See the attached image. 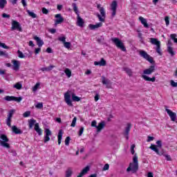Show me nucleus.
Here are the masks:
<instances>
[{
  "instance_id": "nucleus-1",
  "label": "nucleus",
  "mask_w": 177,
  "mask_h": 177,
  "mask_svg": "<svg viewBox=\"0 0 177 177\" xmlns=\"http://www.w3.org/2000/svg\"><path fill=\"white\" fill-rule=\"evenodd\" d=\"M139 169V162L138 161V156L134 155L133 158V162H130L128 168L127 169V172H131V174H136Z\"/></svg>"
},
{
  "instance_id": "nucleus-2",
  "label": "nucleus",
  "mask_w": 177,
  "mask_h": 177,
  "mask_svg": "<svg viewBox=\"0 0 177 177\" xmlns=\"http://www.w3.org/2000/svg\"><path fill=\"white\" fill-rule=\"evenodd\" d=\"M111 39L112 42L114 43L118 49H120V50L122 52H127V48H125L124 43L122 41H121V39L117 37H113Z\"/></svg>"
},
{
  "instance_id": "nucleus-3",
  "label": "nucleus",
  "mask_w": 177,
  "mask_h": 177,
  "mask_svg": "<svg viewBox=\"0 0 177 177\" xmlns=\"http://www.w3.org/2000/svg\"><path fill=\"white\" fill-rule=\"evenodd\" d=\"M0 146L5 147L6 149H10V145L8 143L9 138L5 134H0Z\"/></svg>"
},
{
  "instance_id": "nucleus-4",
  "label": "nucleus",
  "mask_w": 177,
  "mask_h": 177,
  "mask_svg": "<svg viewBox=\"0 0 177 177\" xmlns=\"http://www.w3.org/2000/svg\"><path fill=\"white\" fill-rule=\"evenodd\" d=\"M97 9H100V13L101 15H100L99 13H97V17L102 23H104L106 20V12L104 11V8L100 7V4H97Z\"/></svg>"
},
{
  "instance_id": "nucleus-5",
  "label": "nucleus",
  "mask_w": 177,
  "mask_h": 177,
  "mask_svg": "<svg viewBox=\"0 0 177 177\" xmlns=\"http://www.w3.org/2000/svg\"><path fill=\"white\" fill-rule=\"evenodd\" d=\"M6 125L9 127V128H11L12 131L13 133H21V130L19 129L17 127L12 126V118H7L6 120Z\"/></svg>"
},
{
  "instance_id": "nucleus-6",
  "label": "nucleus",
  "mask_w": 177,
  "mask_h": 177,
  "mask_svg": "<svg viewBox=\"0 0 177 177\" xmlns=\"http://www.w3.org/2000/svg\"><path fill=\"white\" fill-rule=\"evenodd\" d=\"M23 31V28H21V24L17 22L16 20H12L11 22V31Z\"/></svg>"
},
{
  "instance_id": "nucleus-7",
  "label": "nucleus",
  "mask_w": 177,
  "mask_h": 177,
  "mask_svg": "<svg viewBox=\"0 0 177 177\" xmlns=\"http://www.w3.org/2000/svg\"><path fill=\"white\" fill-rule=\"evenodd\" d=\"M96 124H97L96 120H93L91 122V127L96 128L97 132H100V131H102V129H103L106 125V122L104 121L100 122L97 126Z\"/></svg>"
},
{
  "instance_id": "nucleus-8",
  "label": "nucleus",
  "mask_w": 177,
  "mask_h": 177,
  "mask_svg": "<svg viewBox=\"0 0 177 177\" xmlns=\"http://www.w3.org/2000/svg\"><path fill=\"white\" fill-rule=\"evenodd\" d=\"M139 55L141 56V57H143V59H145V60H147V62H149V63H154V60H153V57H151L146 51L143 50H140L139 51Z\"/></svg>"
},
{
  "instance_id": "nucleus-9",
  "label": "nucleus",
  "mask_w": 177,
  "mask_h": 177,
  "mask_svg": "<svg viewBox=\"0 0 177 177\" xmlns=\"http://www.w3.org/2000/svg\"><path fill=\"white\" fill-rule=\"evenodd\" d=\"M4 100L7 102H17V103H20L23 100V97L6 95Z\"/></svg>"
},
{
  "instance_id": "nucleus-10",
  "label": "nucleus",
  "mask_w": 177,
  "mask_h": 177,
  "mask_svg": "<svg viewBox=\"0 0 177 177\" xmlns=\"http://www.w3.org/2000/svg\"><path fill=\"white\" fill-rule=\"evenodd\" d=\"M117 8H118V3L117 1H113L111 4V10H112V17H114L117 13Z\"/></svg>"
},
{
  "instance_id": "nucleus-11",
  "label": "nucleus",
  "mask_w": 177,
  "mask_h": 177,
  "mask_svg": "<svg viewBox=\"0 0 177 177\" xmlns=\"http://www.w3.org/2000/svg\"><path fill=\"white\" fill-rule=\"evenodd\" d=\"M64 99L66 104H68V106H70L71 107H73V102H71V95H70V93L68 92H66L64 94Z\"/></svg>"
},
{
  "instance_id": "nucleus-12",
  "label": "nucleus",
  "mask_w": 177,
  "mask_h": 177,
  "mask_svg": "<svg viewBox=\"0 0 177 177\" xmlns=\"http://www.w3.org/2000/svg\"><path fill=\"white\" fill-rule=\"evenodd\" d=\"M165 111H167L171 121H176V113L175 112H172V111H171V109H166Z\"/></svg>"
},
{
  "instance_id": "nucleus-13",
  "label": "nucleus",
  "mask_w": 177,
  "mask_h": 177,
  "mask_svg": "<svg viewBox=\"0 0 177 177\" xmlns=\"http://www.w3.org/2000/svg\"><path fill=\"white\" fill-rule=\"evenodd\" d=\"M102 82L103 85H106V88H111V81L110 80L106 79L104 76L102 77Z\"/></svg>"
},
{
  "instance_id": "nucleus-14",
  "label": "nucleus",
  "mask_w": 177,
  "mask_h": 177,
  "mask_svg": "<svg viewBox=\"0 0 177 177\" xmlns=\"http://www.w3.org/2000/svg\"><path fill=\"white\" fill-rule=\"evenodd\" d=\"M55 24H61V23H63L64 21V18L62 16V14H57L55 16Z\"/></svg>"
},
{
  "instance_id": "nucleus-15",
  "label": "nucleus",
  "mask_w": 177,
  "mask_h": 177,
  "mask_svg": "<svg viewBox=\"0 0 177 177\" xmlns=\"http://www.w3.org/2000/svg\"><path fill=\"white\" fill-rule=\"evenodd\" d=\"M155 71L156 68L154 67V66H151L150 68L144 70L143 74L150 75V74H153V73H154Z\"/></svg>"
},
{
  "instance_id": "nucleus-16",
  "label": "nucleus",
  "mask_w": 177,
  "mask_h": 177,
  "mask_svg": "<svg viewBox=\"0 0 177 177\" xmlns=\"http://www.w3.org/2000/svg\"><path fill=\"white\" fill-rule=\"evenodd\" d=\"M89 169H91V167L89 166H86L82 170L77 177H82L84 175H86L88 172H89Z\"/></svg>"
},
{
  "instance_id": "nucleus-17",
  "label": "nucleus",
  "mask_w": 177,
  "mask_h": 177,
  "mask_svg": "<svg viewBox=\"0 0 177 177\" xmlns=\"http://www.w3.org/2000/svg\"><path fill=\"white\" fill-rule=\"evenodd\" d=\"M102 26H103V24L102 22H99L95 25L89 24L88 28H90V30H96L97 28H100V27H102Z\"/></svg>"
},
{
  "instance_id": "nucleus-18",
  "label": "nucleus",
  "mask_w": 177,
  "mask_h": 177,
  "mask_svg": "<svg viewBox=\"0 0 177 177\" xmlns=\"http://www.w3.org/2000/svg\"><path fill=\"white\" fill-rule=\"evenodd\" d=\"M33 39L36 41L39 48H41L44 45V41L41 39V38L38 37L37 36H34Z\"/></svg>"
},
{
  "instance_id": "nucleus-19",
  "label": "nucleus",
  "mask_w": 177,
  "mask_h": 177,
  "mask_svg": "<svg viewBox=\"0 0 177 177\" xmlns=\"http://www.w3.org/2000/svg\"><path fill=\"white\" fill-rule=\"evenodd\" d=\"M12 63L13 64V70H15V71H17V70H19V67H20V62L17 60H15L13 59L12 61Z\"/></svg>"
},
{
  "instance_id": "nucleus-20",
  "label": "nucleus",
  "mask_w": 177,
  "mask_h": 177,
  "mask_svg": "<svg viewBox=\"0 0 177 177\" xmlns=\"http://www.w3.org/2000/svg\"><path fill=\"white\" fill-rule=\"evenodd\" d=\"M142 78H143V80H145V81H149L151 82H156V77H149V76L146 75H142Z\"/></svg>"
},
{
  "instance_id": "nucleus-21",
  "label": "nucleus",
  "mask_w": 177,
  "mask_h": 177,
  "mask_svg": "<svg viewBox=\"0 0 177 177\" xmlns=\"http://www.w3.org/2000/svg\"><path fill=\"white\" fill-rule=\"evenodd\" d=\"M53 68H55V66L53 65H50L48 67H43L41 68L40 70L41 71H42L43 73H45V71L46 72H49V71H52V70H53Z\"/></svg>"
},
{
  "instance_id": "nucleus-22",
  "label": "nucleus",
  "mask_w": 177,
  "mask_h": 177,
  "mask_svg": "<svg viewBox=\"0 0 177 177\" xmlns=\"http://www.w3.org/2000/svg\"><path fill=\"white\" fill-rule=\"evenodd\" d=\"M139 20L141 22V24L144 25L145 28H149V24H147V20H146V19L143 18L142 17H140Z\"/></svg>"
},
{
  "instance_id": "nucleus-23",
  "label": "nucleus",
  "mask_w": 177,
  "mask_h": 177,
  "mask_svg": "<svg viewBox=\"0 0 177 177\" xmlns=\"http://www.w3.org/2000/svg\"><path fill=\"white\" fill-rule=\"evenodd\" d=\"M84 19L80 17V15H77V24L79 27H84Z\"/></svg>"
},
{
  "instance_id": "nucleus-24",
  "label": "nucleus",
  "mask_w": 177,
  "mask_h": 177,
  "mask_svg": "<svg viewBox=\"0 0 177 177\" xmlns=\"http://www.w3.org/2000/svg\"><path fill=\"white\" fill-rule=\"evenodd\" d=\"M150 42L152 45H156V46H158V45H161V42L156 38H150Z\"/></svg>"
},
{
  "instance_id": "nucleus-25",
  "label": "nucleus",
  "mask_w": 177,
  "mask_h": 177,
  "mask_svg": "<svg viewBox=\"0 0 177 177\" xmlns=\"http://www.w3.org/2000/svg\"><path fill=\"white\" fill-rule=\"evenodd\" d=\"M95 66H106V60H104V58H102L100 62H94Z\"/></svg>"
},
{
  "instance_id": "nucleus-26",
  "label": "nucleus",
  "mask_w": 177,
  "mask_h": 177,
  "mask_svg": "<svg viewBox=\"0 0 177 177\" xmlns=\"http://www.w3.org/2000/svg\"><path fill=\"white\" fill-rule=\"evenodd\" d=\"M72 6L73 8V12H75L77 16H80V11L78 10V7L77 6V3H73Z\"/></svg>"
},
{
  "instance_id": "nucleus-27",
  "label": "nucleus",
  "mask_w": 177,
  "mask_h": 177,
  "mask_svg": "<svg viewBox=\"0 0 177 177\" xmlns=\"http://www.w3.org/2000/svg\"><path fill=\"white\" fill-rule=\"evenodd\" d=\"M131 128H132V124L131 123H127V124L124 129V133H129V131H131Z\"/></svg>"
},
{
  "instance_id": "nucleus-28",
  "label": "nucleus",
  "mask_w": 177,
  "mask_h": 177,
  "mask_svg": "<svg viewBox=\"0 0 177 177\" xmlns=\"http://www.w3.org/2000/svg\"><path fill=\"white\" fill-rule=\"evenodd\" d=\"M26 12L30 17H32V19H36L37 14L34 13V12H32L30 10H26Z\"/></svg>"
},
{
  "instance_id": "nucleus-29",
  "label": "nucleus",
  "mask_w": 177,
  "mask_h": 177,
  "mask_svg": "<svg viewBox=\"0 0 177 177\" xmlns=\"http://www.w3.org/2000/svg\"><path fill=\"white\" fill-rule=\"evenodd\" d=\"M167 52L171 56H175V51H174V48L170 46H167Z\"/></svg>"
},
{
  "instance_id": "nucleus-30",
  "label": "nucleus",
  "mask_w": 177,
  "mask_h": 177,
  "mask_svg": "<svg viewBox=\"0 0 177 177\" xmlns=\"http://www.w3.org/2000/svg\"><path fill=\"white\" fill-rule=\"evenodd\" d=\"M123 70L125 71V73H127V74L129 75V77H132V74H133L132 69L125 67V68H123Z\"/></svg>"
},
{
  "instance_id": "nucleus-31",
  "label": "nucleus",
  "mask_w": 177,
  "mask_h": 177,
  "mask_svg": "<svg viewBox=\"0 0 177 177\" xmlns=\"http://www.w3.org/2000/svg\"><path fill=\"white\" fill-rule=\"evenodd\" d=\"M35 131H36L37 133H42V131L41 130V128H39V124L38 123L35 124Z\"/></svg>"
},
{
  "instance_id": "nucleus-32",
  "label": "nucleus",
  "mask_w": 177,
  "mask_h": 177,
  "mask_svg": "<svg viewBox=\"0 0 177 177\" xmlns=\"http://www.w3.org/2000/svg\"><path fill=\"white\" fill-rule=\"evenodd\" d=\"M149 149H151V150H153V151H156L158 154H160V151H158V148H157V145H151Z\"/></svg>"
},
{
  "instance_id": "nucleus-33",
  "label": "nucleus",
  "mask_w": 177,
  "mask_h": 177,
  "mask_svg": "<svg viewBox=\"0 0 177 177\" xmlns=\"http://www.w3.org/2000/svg\"><path fill=\"white\" fill-rule=\"evenodd\" d=\"M13 88H15L16 89L20 90L21 88H23V84H21V82H17V84H14Z\"/></svg>"
},
{
  "instance_id": "nucleus-34",
  "label": "nucleus",
  "mask_w": 177,
  "mask_h": 177,
  "mask_svg": "<svg viewBox=\"0 0 177 177\" xmlns=\"http://www.w3.org/2000/svg\"><path fill=\"white\" fill-rule=\"evenodd\" d=\"M15 113H16V110H15V109L10 110L9 112H8L7 118H13V114H15Z\"/></svg>"
},
{
  "instance_id": "nucleus-35",
  "label": "nucleus",
  "mask_w": 177,
  "mask_h": 177,
  "mask_svg": "<svg viewBox=\"0 0 177 177\" xmlns=\"http://www.w3.org/2000/svg\"><path fill=\"white\" fill-rule=\"evenodd\" d=\"M8 3L6 0H0V9H3L5 8V5Z\"/></svg>"
},
{
  "instance_id": "nucleus-36",
  "label": "nucleus",
  "mask_w": 177,
  "mask_h": 177,
  "mask_svg": "<svg viewBox=\"0 0 177 177\" xmlns=\"http://www.w3.org/2000/svg\"><path fill=\"white\" fill-rule=\"evenodd\" d=\"M72 100H73V102H80V100H81V98L73 93L72 94Z\"/></svg>"
},
{
  "instance_id": "nucleus-37",
  "label": "nucleus",
  "mask_w": 177,
  "mask_h": 177,
  "mask_svg": "<svg viewBox=\"0 0 177 177\" xmlns=\"http://www.w3.org/2000/svg\"><path fill=\"white\" fill-rule=\"evenodd\" d=\"M36 120L34 119H31L29 120V128L31 129L35 125Z\"/></svg>"
},
{
  "instance_id": "nucleus-38",
  "label": "nucleus",
  "mask_w": 177,
  "mask_h": 177,
  "mask_svg": "<svg viewBox=\"0 0 177 177\" xmlns=\"http://www.w3.org/2000/svg\"><path fill=\"white\" fill-rule=\"evenodd\" d=\"M50 135H52L51 133H46L45 136H44V143H46V142H49V140H50V138L49 136H50Z\"/></svg>"
},
{
  "instance_id": "nucleus-39",
  "label": "nucleus",
  "mask_w": 177,
  "mask_h": 177,
  "mask_svg": "<svg viewBox=\"0 0 177 177\" xmlns=\"http://www.w3.org/2000/svg\"><path fill=\"white\" fill-rule=\"evenodd\" d=\"M156 52L160 55V56L162 55V53H161V44L156 46Z\"/></svg>"
},
{
  "instance_id": "nucleus-40",
  "label": "nucleus",
  "mask_w": 177,
  "mask_h": 177,
  "mask_svg": "<svg viewBox=\"0 0 177 177\" xmlns=\"http://www.w3.org/2000/svg\"><path fill=\"white\" fill-rule=\"evenodd\" d=\"M73 175V170L68 169L66 171V177H71Z\"/></svg>"
},
{
  "instance_id": "nucleus-41",
  "label": "nucleus",
  "mask_w": 177,
  "mask_h": 177,
  "mask_svg": "<svg viewBox=\"0 0 177 177\" xmlns=\"http://www.w3.org/2000/svg\"><path fill=\"white\" fill-rule=\"evenodd\" d=\"M64 73L68 78H70V77H71V71L70 69L66 68Z\"/></svg>"
},
{
  "instance_id": "nucleus-42",
  "label": "nucleus",
  "mask_w": 177,
  "mask_h": 177,
  "mask_svg": "<svg viewBox=\"0 0 177 177\" xmlns=\"http://www.w3.org/2000/svg\"><path fill=\"white\" fill-rule=\"evenodd\" d=\"M39 86H41V84L40 83H37L32 88V91L33 92H37V91H38V88H39Z\"/></svg>"
},
{
  "instance_id": "nucleus-43",
  "label": "nucleus",
  "mask_w": 177,
  "mask_h": 177,
  "mask_svg": "<svg viewBox=\"0 0 177 177\" xmlns=\"http://www.w3.org/2000/svg\"><path fill=\"white\" fill-rule=\"evenodd\" d=\"M170 38L174 41L175 44H177L176 34H171Z\"/></svg>"
},
{
  "instance_id": "nucleus-44",
  "label": "nucleus",
  "mask_w": 177,
  "mask_h": 177,
  "mask_svg": "<svg viewBox=\"0 0 177 177\" xmlns=\"http://www.w3.org/2000/svg\"><path fill=\"white\" fill-rule=\"evenodd\" d=\"M64 48H66L67 49H70V48H71V43H70L68 41H65L64 43Z\"/></svg>"
},
{
  "instance_id": "nucleus-45",
  "label": "nucleus",
  "mask_w": 177,
  "mask_h": 177,
  "mask_svg": "<svg viewBox=\"0 0 177 177\" xmlns=\"http://www.w3.org/2000/svg\"><path fill=\"white\" fill-rule=\"evenodd\" d=\"M57 138H58V145H60L62 143V139H63V134L59 133Z\"/></svg>"
},
{
  "instance_id": "nucleus-46",
  "label": "nucleus",
  "mask_w": 177,
  "mask_h": 177,
  "mask_svg": "<svg viewBox=\"0 0 177 177\" xmlns=\"http://www.w3.org/2000/svg\"><path fill=\"white\" fill-rule=\"evenodd\" d=\"M31 115V111H27L25 113H24V117L27 118L30 117Z\"/></svg>"
},
{
  "instance_id": "nucleus-47",
  "label": "nucleus",
  "mask_w": 177,
  "mask_h": 177,
  "mask_svg": "<svg viewBox=\"0 0 177 177\" xmlns=\"http://www.w3.org/2000/svg\"><path fill=\"white\" fill-rule=\"evenodd\" d=\"M170 85H171L173 88H176V86H177V82H175V81H174V80H171V81H170Z\"/></svg>"
},
{
  "instance_id": "nucleus-48",
  "label": "nucleus",
  "mask_w": 177,
  "mask_h": 177,
  "mask_svg": "<svg viewBox=\"0 0 177 177\" xmlns=\"http://www.w3.org/2000/svg\"><path fill=\"white\" fill-rule=\"evenodd\" d=\"M0 56H4V57H8V55L6 51L0 50Z\"/></svg>"
},
{
  "instance_id": "nucleus-49",
  "label": "nucleus",
  "mask_w": 177,
  "mask_h": 177,
  "mask_svg": "<svg viewBox=\"0 0 177 177\" xmlns=\"http://www.w3.org/2000/svg\"><path fill=\"white\" fill-rule=\"evenodd\" d=\"M70 140H71V138H70V137H66L65 140L66 146H68V145H70Z\"/></svg>"
},
{
  "instance_id": "nucleus-50",
  "label": "nucleus",
  "mask_w": 177,
  "mask_h": 177,
  "mask_svg": "<svg viewBox=\"0 0 177 177\" xmlns=\"http://www.w3.org/2000/svg\"><path fill=\"white\" fill-rule=\"evenodd\" d=\"M41 12L44 15H48V13H49V10L48 9H46V8H43L41 9Z\"/></svg>"
},
{
  "instance_id": "nucleus-51",
  "label": "nucleus",
  "mask_w": 177,
  "mask_h": 177,
  "mask_svg": "<svg viewBox=\"0 0 177 177\" xmlns=\"http://www.w3.org/2000/svg\"><path fill=\"white\" fill-rule=\"evenodd\" d=\"M2 17L3 19H10V15L6 14V13H3L2 14Z\"/></svg>"
},
{
  "instance_id": "nucleus-52",
  "label": "nucleus",
  "mask_w": 177,
  "mask_h": 177,
  "mask_svg": "<svg viewBox=\"0 0 177 177\" xmlns=\"http://www.w3.org/2000/svg\"><path fill=\"white\" fill-rule=\"evenodd\" d=\"M37 109H42L44 107V104L42 102H39L35 106Z\"/></svg>"
},
{
  "instance_id": "nucleus-53",
  "label": "nucleus",
  "mask_w": 177,
  "mask_h": 177,
  "mask_svg": "<svg viewBox=\"0 0 177 177\" xmlns=\"http://www.w3.org/2000/svg\"><path fill=\"white\" fill-rule=\"evenodd\" d=\"M0 46L1 48H3V49H9V46H6V44H5V43L0 42Z\"/></svg>"
},
{
  "instance_id": "nucleus-54",
  "label": "nucleus",
  "mask_w": 177,
  "mask_h": 177,
  "mask_svg": "<svg viewBox=\"0 0 177 177\" xmlns=\"http://www.w3.org/2000/svg\"><path fill=\"white\" fill-rule=\"evenodd\" d=\"M131 154H135V145L134 144H133L131 146Z\"/></svg>"
},
{
  "instance_id": "nucleus-55",
  "label": "nucleus",
  "mask_w": 177,
  "mask_h": 177,
  "mask_svg": "<svg viewBox=\"0 0 177 177\" xmlns=\"http://www.w3.org/2000/svg\"><path fill=\"white\" fill-rule=\"evenodd\" d=\"M77 122V118L75 117L72 121V123H71V127H75V124Z\"/></svg>"
},
{
  "instance_id": "nucleus-56",
  "label": "nucleus",
  "mask_w": 177,
  "mask_h": 177,
  "mask_svg": "<svg viewBox=\"0 0 177 177\" xmlns=\"http://www.w3.org/2000/svg\"><path fill=\"white\" fill-rule=\"evenodd\" d=\"M165 21L166 23V26H169V17H165Z\"/></svg>"
},
{
  "instance_id": "nucleus-57",
  "label": "nucleus",
  "mask_w": 177,
  "mask_h": 177,
  "mask_svg": "<svg viewBox=\"0 0 177 177\" xmlns=\"http://www.w3.org/2000/svg\"><path fill=\"white\" fill-rule=\"evenodd\" d=\"M58 40H59L61 42H63V44H64L66 42V37H59Z\"/></svg>"
},
{
  "instance_id": "nucleus-58",
  "label": "nucleus",
  "mask_w": 177,
  "mask_h": 177,
  "mask_svg": "<svg viewBox=\"0 0 177 177\" xmlns=\"http://www.w3.org/2000/svg\"><path fill=\"white\" fill-rule=\"evenodd\" d=\"M109 168H110V166L109 165V164H106L103 167V171H107Z\"/></svg>"
},
{
  "instance_id": "nucleus-59",
  "label": "nucleus",
  "mask_w": 177,
  "mask_h": 177,
  "mask_svg": "<svg viewBox=\"0 0 177 177\" xmlns=\"http://www.w3.org/2000/svg\"><path fill=\"white\" fill-rule=\"evenodd\" d=\"M39 52H41V48H37L35 49V55H38V53H39Z\"/></svg>"
},
{
  "instance_id": "nucleus-60",
  "label": "nucleus",
  "mask_w": 177,
  "mask_h": 177,
  "mask_svg": "<svg viewBox=\"0 0 177 177\" xmlns=\"http://www.w3.org/2000/svg\"><path fill=\"white\" fill-rule=\"evenodd\" d=\"M99 97H100V95H99L98 93L95 94L94 99H95V102H97V100H99Z\"/></svg>"
},
{
  "instance_id": "nucleus-61",
  "label": "nucleus",
  "mask_w": 177,
  "mask_h": 177,
  "mask_svg": "<svg viewBox=\"0 0 177 177\" xmlns=\"http://www.w3.org/2000/svg\"><path fill=\"white\" fill-rule=\"evenodd\" d=\"M165 159L167 160V161H171V156L169 155H165Z\"/></svg>"
},
{
  "instance_id": "nucleus-62",
  "label": "nucleus",
  "mask_w": 177,
  "mask_h": 177,
  "mask_svg": "<svg viewBox=\"0 0 177 177\" xmlns=\"http://www.w3.org/2000/svg\"><path fill=\"white\" fill-rule=\"evenodd\" d=\"M18 54L19 57H20V59H23V53L20 51V50H18Z\"/></svg>"
},
{
  "instance_id": "nucleus-63",
  "label": "nucleus",
  "mask_w": 177,
  "mask_h": 177,
  "mask_svg": "<svg viewBox=\"0 0 177 177\" xmlns=\"http://www.w3.org/2000/svg\"><path fill=\"white\" fill-rule=\"evenodd\" d=\"M152 140H154V137L148 136L147 142H152Z\"/></svg>"
},
{
  "instance_id": "nucleus-64",
  "label": "nucleus",
  "mask_w": 177,
  "mask_h": 177,
  "mask_svg": "<svg viewBox=\"0 0 177 177\" xmlns=\"http://www.w3.org/2000/svg\"><path fill=\"white\" fill-rule=\"evenodd\" d=\"M156 145H158V147H160H160H162V145L161 144V141H160V140H158L156 142Z\"/></svg>"
}]
</instances>
